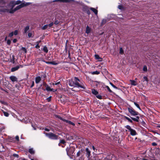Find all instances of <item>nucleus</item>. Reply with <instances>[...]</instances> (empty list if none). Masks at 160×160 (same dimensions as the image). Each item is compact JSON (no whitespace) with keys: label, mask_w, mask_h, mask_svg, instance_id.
I'll return each instance as SVG.
<instances>
[{"label":"nucleus","mask_w":160,"mask_h":160,"mask_svg":"<svg viewBox=\"0 0 160 160\" xmlns=\"http://www.w3.org/2000/svg\"><path fill=\"white\" fill-rule=\"evenodd\" d=\"M79 79L75 77L74 78L70 81L69 83V85L72 87H75L77 88H82L85 89V87L84 85L80 84Z\"/></svg>","instance_id":"obj_1"},{"label":"nucleus","mask_w":160,"mask_h":160,"mask_svg":"<svg viewBox=\"0 0 160 160\" xmlns=\"http://www.w3.org/2000/svg\"><path fill=\"white\" fill-rule=\"evenodd\" d=\"M75 148L71 146L69 148H67L66 149L67 155L69 156H73L74 152L75 150Z\"/></svg>","instance_id":"obj_2"},{"label":"nucleus","mask_w":160,"mask_h":160,"mask_svg":"<svg viewBox=\"0 0 160 160\" xmlns=\"http://www.w3.org/2000/svg\"><path fill=\"white\" fill-rule=\"evenodd\" d=\"M128 110L131 116H136L138 114V112H136L132 108H128Z\"/></svg>","instance_id":"obj_3"},{"label":"nucleus","mask_w":160,"mask_h":160,"mask_svg":"<svg viewBox=\"0 0 160 160\" xmlns=\"http://www.w3.org/2000/svg\"><path fill=\"white\" fill-rule=\"evenodd\" d=\"M45 135L50 139H58V136L52 133H46Z\"/></svg>","instance_id":"obj_4"},{"label":"nucleus","mask_w":160,"mask_h":160,"mask_svg":"<svg viewBox=\"0 0 160 160\" xmlns=\"http://www.w3.org/2000/svg\"><path fill=\"white\" fill-rule=\"evenodd\" d=\"M125 128L128 129L130 132V134L132 136H135L137 134V132L135 130L131 128L129 125H127Z\"/></svg>","instance_id":"obj_5"},{"label":"nucleus","mask_w":160,"mask_h":160,"mask_svg":"<svg viewBox=\"0 0 160 160\" xmlns=\"http://www.w3.org/2000/svg\"><path fill=\"white\" fill-rule=\"evenodd\" d=\"M23 3H22L20 5H18L15 8L14 10L13 11H10L9 12L10 13H12L14 12L15 11L19 9H20L23 8L24 7Z\"/></svg>","instance_id":"obj_6"},{"label":"nucleus","mask_w":160,"mask_h":160,"mask_svg":"<svg viewBox=\"0 0 160 160\" xmlns=\"http://www.w3.org/2000/svg\"><path fill=\"white\" fill-rule=\"evenodd\" d=\"M20 67L22 68V66L21 65L17 66L15 67L12 68H11V71L12 72H14L20 68Z\"/></svg>","instance_id":"obj_7"},{"label":"nucleus","mask_w":160,"mask_h":160,"mask_svg":"<svg viewBox=\"0 0 160 160\" xmlns=\"http://www.w3.org/2000/svg\"><path fill=\"white\" fill-rule=\"evenodd\" d=\"M7 0H0V7H4L5 6V3Z\"/></svg>","instance_id":"obj_8"},{"label":"nucleus","mask_w":160,"mask_h":160,"mask_svg":"<svg viewBox=\"0 0 160 160\" xmlns=\"http://www.w3.org/2000/svg\"><path fill=\"white\" fill-rule=\"evenodd\" d=\"M10 79L12 82H17L18 79L16 77L14 76H11L9 77Z\"/></svg>","instance_id":"obj_9"},{"label":"nucleus","mask_w":160,"mask_h":160,"mask_svg":"<svg viewBox=\"0 0 160 160\" xmlns=\"http://www.w3.org/2000/svg\"><path fill=\"white\" fill-rule=\"evenodd\" d=\"M73 1V0H55L53 2L59 1L62 2H69Z\"/></svg>","instance_id":"obj_10"},{"label":"nucleus","mask_w":160,"mask_h":160,"mask_svg":"<svg viewBox=\"0 0 160 160\" xmlns=\"http://www.w3.org/2000/svg\"><path fill=\"white\" fill-rule=\"evenodd\" d=\"M30 26H27L25 27L24 29V33H26L29 30Z\"/></svg>","instance_id":"obj_11"},{"label":"nucleus","mask_w":160,"mask_h":160,"mask_svg":"<svg viewBox=\"0 0 160 160\" xmlns=\"http://www.w3.org/2000/svg\"><path fill=\"white\" fill-rule=\"evenodd\" d=\"M130 118L131 119L134 121H136V122H138L139 121V117L138 116H136L135 118H133L132 117H130Z\"/></svg>","instance_id":"obj_12"},{"label":"nucleus","mask_w":160,"mask_h":160,"mask_svg":"<svg viewBox=\"0 0 160 160\" xmlns=\"http://www.w3.org/2000/svg\"><path fill=\"white\" fill-rule=\"evenodd\" d=\"M41 80V78L40 76L37 77L35 78V82L38 84L39 82Z\"/></svg>","instance_id":"obj_13"},{"label":"nucleus","mask_w":160,"mask_h":160,"mask_svg":"<svg viewBox=\"0 0 160 160\" xmlns=\"http://www.w3.org/2000/svg\"><path fill=\"white\" fill-rule=\"evenodd\" d=\"M90 9L96 15H97L98 11L96 9L93 8H91Z\"/></svg>","instance_id":"obj_14"},{"label":"nucleus","mask_w":160,"mask_h":160,"mask_svg":"<svg viewBox=\"0 0 160 160\" xmlns=\"http://www.w3.org/2000/svg\"><path fill=\"white\" fill-rule=\"evenodd\" d=\"M130 81L131 84L132 85L136 86L137 84L136 81L130 80Z\"/></svg>","instance_id":"obj_15"},{"label":"nucleus","mask_w":160,"mask_h":160,"mask_svg":"<svg viewBox=\"0 0 160 160\" xmlns=\"http://www.w3.org/2000/svg\"><path fill=\"white\" fill-rule=\"evenodd\" d=\"M15 1H11L9 3V5L11 6L12 8L16 5Z\"/></svg>","instance_id":"obj_16"},{"label":"nucleus","mask_w":160,"mask_h":160,"mask_svg":"<svg viewBox=\"0 0 160 160\" xmlns=\"http://www.w3.org/2000/svg\"><path fill=\"white\" fill-rule=\"evenodd\" d=\"M86 155L87 157L88 158L90 157V151L89 150V149L88 148H86Z\"/></svg>","instance_id":"obj_17"},{"label":"nucleus","mask_w":160,"mask_h":160,"mask_svg":"<svg viewBox=\"0 0 160 160\" xmlns=\"http://www.w3.org/2000/svg\"><path fill=\"white\" fill-rule=\"evenodd\" d=\"M45 86L46 87V90L48 91H52V88H51L48 85L45 84Z\"/></svg>","instance_id":"obj_18"},{"label":"nucleus","mask_w":160,"mask_h":160,"mask_svg":"<svg viewBox=\"0 0 160 160\" xmlns=\"http://www.w3.org/2000/svg\"><path fill=\"white\" fill-rule=\"evenodd\" d=\"M91 31V28H90L88 26H87L86 28V32L87 34H88Z\"/></svg>","instance_id":"obj_19"},{"label":"nucleus","mask_w":160,"mask_h":160,"mask_svg":"<svg viewBox=\"0 0 160 160\" xmlns=\"http://www.w3.org/2000/svg\"><path fill=\"white\" fill-rule=\"evenodd\" d=\"M91 160H100V159L98 158L97 155H95L94 156L91 157Z\"/></svg>","instance_id":"obj_20"},{"label":"nucleus","mask_w":160,"mask_h":160,"mask_svg":"<svg viewBox=\"0 0 160 160\" xmlns=\"http://www.w3.org/2000/svg\"><path fill=\"white\" fill-rule=\"evenodd\" d=\"M95 57L96 59L99 60L100 61L102 60V58H100L99 56L98 55L95 54Z\"/></svg>","instance_id":"obj_21"},{"label":"nucleus","mask_w":160,"mask_h":160,"mask_svg":"<svg viewBox=\"0 0 160 160\" xmlns=\"http://www.w3.org/2000/svg\"><path fill=\"white\" fill-rule=\"evenodd\" d=\"M29 152L31 154H33L34 153V150L32 148H30L28 150Z\"/></svg>","instance_id":"obj_22"},{"label":"nucleus","mask_w":160,"mask_h":160,"mask_svg":"<svg viewBox=\"0 0 160 160\" xmlns=\"http://www.w3.org/2000/svg\"><path fill=\"white\" fill-rule=\"evenodd\" d=\"M41 42V41H37L36 42V45L35 47V48H40V46L39 45V44Z\"/></svg>","instance_id":"obj_23"},{"label":"nucleus","mask_w":160,"mask_h":160,"mask_svg":"<svg viewBox=\"0 0 160 160\" xmlns=\"http://www.w3.org/2000/svg\"><path fill=\"white\" fill-rule=\"evenodd\" d=\"M22 3H23L24 7L30 5L31 3V2H26L25 1H22Z\"/></svg>","instance_id":"obj_24"},{"label":"nucleus","mask_w":160,"mask_h":160,"mask_svg":"<svg viewBox=\"0 0 160 160\" xmlns=\"http://www.w3.org/2000/svg\"><path fill=\"white\" fill-rule=\"evenodd\" d=\"M92 93L93 94L97 95L98 94V92L95 89H92Z\"/></svg>","instance_id":"obj_25"},{"label":"nucleus","mask_w":160,"mask_h":160,"mask_svg":"<svg viewBox=\"0 0 160 160\" xmlns=\"http://www.w3.org/2000/svg\"><path fill=\"white\" fill-rule=\"evenodd\" d=\"M43 50L44 52H45L46 53H47L48 52V49L46 46H45L43 48Z\"/></svg>","instance_id":"obj_26"},{"label":"nucleus","mask_w":160,"mask_h":160,"mask_svg":"<svg viewBox=\"0 0 160 160\" xmlns=\"http://www.w3.org/2000/svg\"><path fill=\"white\" fill-rule=\"evenodd\" d=\"M107 21V20L106 19H103L102 20V22L101 23V25H103L105 24L106 23V22Z\"/></svg>","instance_id":"obj_27"},{"label":"nucleus","mask_w":160,"mask_h":160,"mask_svg":"<svg viewBox=\"0 0 160 160\" xmlns=\"http://www.w3.org/2000/svg\"><path fill=\"white\" fill-rule=\"evenodd\" d=\"M124 118L126 119H127V120H128V121L130 122H131V123H132V119H131L130 118H129L128 117H126V116H125L124 117Z\"/></svg>","instance_id":"obj_28"},{"label":"nucleus","mask_w":160,"mask_h":160,"mask_svg":"<svg viewBox=\"0 0 160 160\" xmlns=\"http://www.w3.org/2000/svg\"><path fill=\"white\" fill-rule=\"evenodd\" d=\"M67 121V123H68L70 124H71L73 126L75 125V124L70 121H69V120H68V121Z\"/></svg>","instance_id":"obj_29"},{"label":"nucleus","mask_w":160,"mask_h":160,"mask_svg":"<svg viewBox=\"0 0 160 160\" xmlns=\"http://www.w3.org/2000/svg\"><path fill=\"white\" fill-rule=\"evenodd\" d=\"M48 26V24H46L44 25L43 27L42 28V30H45L47 28Z\"/></svg>","instance_id":"obj_30"},{"label":"nucleus","mask_w":160,"mask_h":160,"mask_svg":"<svg viewBox=\"0 0 160 160\" xmlns=\"http://www.w3.org/2000/svg\"><path fill=\"white\" fill-rule=\"evenodd\" d=\"M58 117L59 118H60L61 120L66 122H67V121H68V120H66L65 119H64V118H61L59 116H58Z\"/></svg>","instance_id":"obj_31"},{"label":"nucleus","mask_w":160,"mask_h":160,"mask_svg":"<svg viewBox=\"0 0 160 160\" xmlns=\"http://www.w3.org/2000/svg\"><path fill=\"white\" fill-rule=\"evenodd\" d=\"M123 50L122 49V48H120V51H119V53L121 54H122L123 53Z\"/></svg>","instance_id":"obj_32"},{"label":"nucleus","mask_w":160,"mask_h":160,"mask_svg":"<svg viewBox=\"0 0 160 160\" xmlns=\"http://www.w3.org/2000/svg\"><path fill=\"white\" fill-rule=\"evenodd\" d=\"M143 70L145 72L147 71V68L146 66H144L143 67Z\"/></svg>","instance_id":"obj_33"},{"label":"nucleus","mask_w":160,"mask_h":160,"mask_svg":"<svg viewBox=\"0 0 160 160\" xmlns=\"http://www.w3.org/2000/svg\"><path fill=\"white\" fill-rule=\"evenodd\" d=\"M134 105H135V106L136 107H137V108H138V109H139L140 110H141V108H140V107H139V105L136 102H134Z\"/></svg>","instance_id":"obj_34"},{"label":"nucleus","mask_w":160,"mask_h":160,"mask_svg":"<svg viewBox=\"0 0 160 160\" xmlns=\"http://www.w3.org/2000/svg\"><path fill=\"white\" fill-rule=\"evenodd\" d=\"M99 72L98 71H95L93 72H92V74H98L99 73Z\"/></svg>","instance_id":"obj_35"},{"label":"nucleus","mask_w":160,"mask_h":160,"mask_svg":"<svg viewBox=\"0 0 160 160\" xmlns=\"http://www.w3.org/2000/svg\"><path fill=\"white\" fill-rule=\"evenodd\" d=\"M110 84L114 88H115V89H118V88L117 87H116V86H115L111 82H110Z\"/></svg>","instance_id":"obj_36"},{"label":"nucleus","mask_w":160,"mask_h":160,"mask_svg":"<svg viewBox=\"0 0 160 160\" xmlns=\"http://www.w3.org/2000/svg\"><path fill=\"white\" fill-rule=\"evenodd\" d=\"M3 113H4V115L6 117H7L9 116V114L8 112L3 111Z\"/></svg>","instance_id":"obj_37"},{"label":"nucleus","mask_w":160,"mask_h":160,"mask_svg":"<svg viewBox=\"0 0 160 160\" xmlns=\"http://www.w3.org/2000/svg\"><path fill=\"white\" fill-rule=\"evenodd\" d=\"M15 2L16 5L20 4L21 3V1L20 0H17V1H15Z\"/></svg>","instance_id":"obj_38"},{"label":"nucleus","mask_w":160,"mask_h":160,"mask_svg":"<svg viewBox=\"0 0 160 160\" xmlns=\"http://www.w3.org/2000/svg\"><path fill=\"white\" fill-rule=\"evenodd\" d=\"M96 97L99 99H102V96L100 95H97Z\"/></svg>","instance_id":"obj_39"},{"label":"nucleus","mask_w":160,"mask_h":160,"mask_svg":"<svg viewBox=\"0 0 160 160\" xmlns=\"http://www.w3.org/2000/svg\"><path fill=\"white\" fill-rule=\"evenodd\" d=\"M81 151H79L77 153V157H78L80 156Z\"/></svg>","instance_id":"obj_40"},{"label":"nucleus","mask_w":160,"mask_h":160,"mask_svg":"<svg viewBox=\"0 0 160 160\" xmlns=\"http://www.w3.org/2000/svg\"><path fill=\"white\" fill-rule=\"evenodd\" d=\"M106 88H107V89H108V91L110 92H112V91H111V90L110 89V88H109V87L108 86H106Z\"/></svg>","instance_id":"obj_41"},{"label":"nucleus","mask_w":160,"mask_h":160,"mask_svg":"<svg viewBox=\"0 0 160 160\" xmlns=\"http://www.w3.org/2000/svg\"><path fill=\"white\" fill-rule=\"evenodd\" d=\"M53 22H52L50 23L49 24H48V26L49 28H50L53 25Z\"/></svg>","instance_id":"obj_42"},{"label":"nucleus","mask_w":160,"mask_h":160,"mask_svg":"<svg viewBox=\"0 0 160 160\" xmlns=\"http://www.w3.org/2000/svg\"><path fill=\"white\" fill-rule=\"evenodd\" d=\"M12 61H11V62L14 63V56L13 55H12Z\"/></svg>","instance_id":"obj_43"},{"label":"nucleus","mask_w":160,"mask_h":160,"mask_svg":"<svg viewBox=\"0 0 160 160\" xmlns=\"http://www.w3.org/2000/svg\"><path fill=\"white\" fill-rule=\"evenodd\" d=\"M51 64L53 65H57L58 64V63L54 61L51 62Z\"/></svg>","instance_id":"obj_44"},{"label":"nucleus","mask_w":160,"mask_h":160,"mask_svg":"<svg viewBox=\"0 0 160 160\" xmlns=\"http://www.w3.org/2000/svg\"><path fill=\"white\" fill-rule=\"evenodd\" d=\"M32 34L31 32H29L28 34V38H30L32 37Z\"/></svg>","instance_id":"obj_45"},{"label":"nucleus","mask_w":160,"mask_h":160,"mask_svg":"<svg viewBox=\"0 0 160 160\" xmlns=\"http://www.w3.org/2000/svg\"><path fill=\"white\" fill-rule=\"evenodd\" d=\"M13 35V32H11L9 34V36L10 37H12Z\"/></svg>","instance_id":"obj_46"},{"label":"nucleus","mask_w":160,"mask_h":160,"mask_svg":"<svg viewBox=\"0 0 160 160\" xmlns=\"http://www.w3.org/2000/svg\"><path fill=\"white\" fill-rule=\"evenodd\" d=\"M21 49L22 51H24L25 53H26L27 52V50L25 48L22 47Z\"/></svg>","instance_id":"obj_47"},{"label":"nucleus","mask_w":160,"mask_h":160,"mask_svg":"<svg viewBox=\"0 0 160 160\" xmlns=\"http://www.w3.org/2000/svg\"><path fill=\"white\" fill-rule=\"evenodd\" d=\"M1 11L3 12H6L8 11V10L7 9L4 8L1 10Z\"/></svg>","instance_id":"obj_48"},{"label":"nucleus","mask_w":160,"mask_h":160,"mask_svg":"<svg viewBox=\"0 0 160 160\" xmlns=\"http://www.w3.org/2000/svg\"><path fill=\"white\" fill-rule=\"evenodd\" d=\"M18 31L17 30H16L14 31L13 34H14V35H16L18 34Z\"/></svg>","instance_id":"obj_49"},{"label":"nucleus","mask_w":160,"mask_h":160,"mask_svg":"<svg viewBox=\"0 0 160 160\" xmlns=\"http://www.w3.org/2000/svg\"><path fill=\"white\" fill-rule=\"evenodd\" d=\"M51 96H50L49 97L47 98V100L48 102H49L51 101Z\"/></svg>","instance_id":"obj_50"},{"label":"nucleus","mask_w":160,"mask_h":160,"mask_svg":"<svg viewBox=\"0 0 160 160\" xmlns=\"http://www.w3.org/2000/svg\"><path fill=\"white\" fill-rule=\"evenodd\" d=\"M60 143L64 144L65 143V141L63 140H61L60 141Z\"/></svg>","instance_id":"obj_51"},{"label":"nucleus","mask_w":160,"mask_h":160,"mask_svg":"<svg viewBox=\"0 0 160 160\" xmlns=\"http://www.w3.org/2000/svg\"><path fill=\"white\" fill-rule=\"evenodd\" d=\"M7 43L8 45H10L11 43V41L10 40H8L7 41Z\"/></svg>","instance_id":"obj_52"},{"label":"nucleus","mask_w":160,"mask_h":160,"mask_svg":"<svg viewBox=\"0 0 160 160\" xmlns=\"http://www.w3.org/2000/svg\"><path fill=\"white\" fill-rule=\"evenodd\" d=\"M143 78H144V80L145 81H146L147 82L148 81V78H147V77H146V76L144 77H143Z\"/></svg>","instance_id":"obj_53"},{"label":"nucleus","mask_w":160,"mask_h":160,"mask_svg":"<svg viewBox=\"0 0 160 160\" xmlns=\"http://www.w3.org/2000/svg\"><path fill=\"white\" fill-rule=\"evenodd\" d=\"M13 156L14 157H17V158H18L19 157V156L18 154H13Z\"/></svg>","instance_id":"obj_54"},{"label":"nucleus","mask_w":160,"mask_h":160,"mask_svg":"<svg viewBox=\"0 0 160 160\" xmlns=\"http://www.w3.org/2000/svg\"><path fill=\"white\" fill-rule=\"evenodd\" d=\"M60 82H57V83H53L52 84H53V85H58L59 84H60Z\"/></svg>","instance_id":"obj_55"},{"label":"nucleus","mask_w":160,"mask_h":160,"mask_svg":"<svg viewBox=\"0 0 160 160\" xmlns=\"http://www.w3.org/2000/svg\"><path fill=\"white\" fill-rule=\"evenodd\" d=\"M118 8L120 9H122V7L121 5H118Z\"/></svg>","instance_id":"obj_56"},{"label":"nucleus","mask_w":160,"mask_h":160,"mask_svg":"<svg viewBox=\"0 0 160 160\" xmlns=\"http://www.w3.org/2000/svg\"><path fill=\"white\" fill-rule=\"evenodd\" d=\"M157 145V144L155 142H153L152 143V145L153 146H156Z\"/></svg>","instance_id":"obj_57"},{"label":"nucleus","mask_w":160,"mask_h":160,"mask_svg":"<svg viewBox=\"0 0 160 160\" xmlns=\"http://www.w3.org/2000/svg\"><path fill=\"white\" fill-rule=\"evenodd\" d=\"M58 23H59V22L58 20L55 21L54 22V24L56 25L58 24Z\"/></svg>","instance_id":"obj_58"},{"label":"nucleus","mask_w":160,"mask_h":160,"mask_svg":"<svg viewBox=\"0 0 160 160\" xmlns=\"http://www.w3.org/2000/svg\"><path fill=\"white\" fill-rule=\"evenodd\" d=\"M15 139L19 141V137L18 136H17L15 137Z\"/></svg>","instance_id":"obj_59"},{"label":"nucleus","mask_w":160,"mask_h":160,"mask_svg":"<svg viewBox=\"0 0 160 160\" xmlns=\"http://www.w3.org/2000/svg\"><path fill=\"white\" fill-rule=\"evenodd\" d=\"M34 81H32V85H31V87H32H32H33L34 86Z\"/></svg>","instance_id":"obj_60"},{"label":"nucleus","mask_w":160,"mask_h":160,"mask_svg":"<svg viewBox=\"0 0 160 160\" xmlns=\"http://www.w3.org/2000/svg\"><path fill=\"white\" fill-rule=\"evenodd\" d=\"M45 62L48 64H51V62Z\"/></svg>","instance_id":"obj_61"},{"label":"nucleus","mask_w":160,"mask_h":160,"mask_svg":"<svg viewBox=\"0 0 160 160\" xmlns=\"http://www.w3.org/2000/svg\"><path fill=\"white\" fill-rule=\"evenodd\" d=\"M17 41V39H14L13 40V42H14V43H15Z\"/></svg>","instance_id":"obj_62"},{"label":"nucleus","mask_w":160,"mask_h":160,"mask_svg":"<svg viewBox=\"0 0 160 160\" xmlns=\"http://www.w3.org/2000/svg\"><path fill=\"white\" fill-rule=\"evenodd\" d=\"M1 102V103H3V104H4L5 105H6V102H3V101H2Z\"/></svg>","instance_id":"obj_63"},{"label":"nucleus","mask_w":160,"mask_h":160,"mask_svg":"<svg viewBox=\"0 0 160 160\" xmlns=\"http://www.w3.org/2000/svg\"><path fill=\"white\" fill-rule=\"evenodd\" d=\"M92 149H93V150H94L95 152V150H96V149H95V147H94V146H92Z\"/></svg>","instance_id":"obj_64"}]
</instances>
